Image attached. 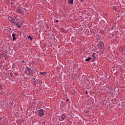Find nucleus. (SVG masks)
I'll use <instances>...</instances> for the list:
<instances>
[{"label": "nucleus", "mask_w": 125, "mask_h": 125, "mask_svg": "<svg viewBox=\"0 0 125 125\" xmlns=\"http://www.w3.org/2000/svg\"><path fill=\"white\" fill-rule=\"evenodd\" d=\"M9 20L10 21L11 23L12 24H15L18 28H21V24L20 23V20L18 19V18L15 17L14 18L12 19L10 18Z\"/></svg>", "instance_id": "1"}, {"label": "nucleus", "mask_w": 125, "mask_h": 125, "mask_svg": "<svg viewBox=\"0 0 125 125\" xmlns=\"http://www.w3.org/2000/svg\"><path fill=\"white\" fill-rule=\"evenodd\" d=\"M25 11H27L26 9L21 8V7H18L16 12H17V13H20V14H21V13H23V12H25Z\"/></svg>", "instance_id": "2"}, {"label": "nucleus", "mask_w": 125, "mask_h": 125, "mask_svg": "<svg viewBox=\"0 0 125 125\" xmlns=\"http://www.w3.org/2000/svg\"><path fill=\"white\" fill-rule=\"evenodd\" d=\"M98 47L101 49H102V48L104 47V42L103 41H101L99 42V43L98 44Z\"/></svg>", "instance_id": "3"}, {"label": "nucleus", "mask_w": 125, "mask_h": 125, "mask_svg": "<svg viewBox=\"0 0 125 125\" xmlns=\"http://www.w3.org/2000/svg\"><path fill=\"white\" fill-rule=\"evenodd\" d=\"M26 70L25 71V73L29 76H31V71H32V69L28 67H26Z\"/></svg>", "instance_id": "4"}, {"label": "nucleus", "mask_w": 125, "mask_h": 125, "mask_svg": "<svg viewBox=\"0 0 125 125\" xmlns=\"http://www.w3.org/2000/svg\"><path fill=\"white\" fill-rule=\"evenodd\" d=\"M38 115L39 117H42L44 115V112H43V109H41L38 111Z\"/></svg>", "instance_id": "5"}, {"label": "nucleus", "mask_w": 125, "mask_h": 125, "mask_svg": "<svg viewBox=\"0 0 125 125\" xmlns=\"http://www.w3.org/2000/svg\"><path fill=\"white\" fill-rule=\"evenodd\" d=\"M96 53H93L92 55L93 60H96V57L95 56Z\"/></svg>", "instance_id": "6"}, {"label": "nucleus", "mask_w": 125, "mask_h": 125, "mask_svg": "<svg viewBox=\"0 0 125 125\" xmlns=\"http://www.w3.org/2000/svg\"><path fill=\"white\" fill-rule=\"evenodd\" d=\"M65 118H66V116L62 114L61 116V119H62L61 121H64V120L65 119Z\"/></svg>", "instance_id": "7"}, {"label": "nucleus", "mask_w": 125, "mask_h": 125, "mask_svg": "<svg viewBox=\"0 0 125 125\" xmlns=\"http://www.w3.org/2000/svg\"><path fill=\"white\" fill-rule=\"evenodd\" d=\"M40 73L41 75H44L45 76L47 75V73L44 72H40Z\"/></svg>", "instance_id": "8"}, {"label": "nucleus", "mask_w": 125, "mask_h": 125, "mask_svg": "<svg viewBox=\"0 0 125 125\" xmlns=\"http://www.w3.org/2000/svg\"><path fill=\"white\" fill-rule=\"evenodd\" d=\"M73 0H69L68 3L69 4H73Z\"/></svg>", "instance_id": "9"}, {"label": "nucleus", "mask_w": 125, "mask_h": 125, "mask_svg": "<svg viewBox=\"0 0 125 125\" xmlns=\"http://www.w3.org/2000/svg\"><path fill=\"white\" fill-rule=\"evenodd\" d=\"M91 59V57H89L88 58H87L85 60V61H86V62H89V60Z\"/></svg>", "instance_id": "10"}, {"label": "nucleus", "mask_w": 125, "mask_h": 125, "mask_svg": "<svg viewBox=\"0 0 125 125\" xmlns=\"http://www.w3.org/2000/svg\"><path fill=\"white\" fill-rule=\"evenodd\" d=\"M28 39H30V40H31V41H32V40H33V39L32 38V37H31V36H29L28 37Z\"/></svg>", "instance_id": "11"}, {"label": "nucleus", "mask_w": 125, "mask_h": 125, "mask_svg": "<svg viewBox=\"0 0 125 125\" xmlns=\"http://www.w3.org/2000/svg\"><path fill=\"white\" fill-rule=\"evenodd\" d=\"M113 9L114 10H117V7H116V6L113 7Z\"/></svg>", "instance_id": "12"}, {"label": "nucleus", "mask_w": 125, "mask_h": 125, "mask_svg": "<svg viewBox=\"0 0 125 125\" xmlns=\"http://www.w3.org/2000/svg\"><path fill=\"white\" fill-rule=\"evenodd\" d=\"M12 37H13V38H15V34H12Z\"/></svg>", "instance_id": "13"}, {"label": "nucleus", "mask_w": 125, "mask_h": 125, "mask_svg": "<svg viewBox=\"0 0 125 125\" xmlns=\"http://www.w3.org/2000/svg\"><path fill=\"white\" fill-rule=\"evenodd\" d=\"M15 40H16V37H13V41H15Z\"/></svg>", "instance_id": "14"}, {"label": "nucleus", "mask_w": 125, "mask_h": 125, "mask_svg": "<svg viewBox=\"0 0 125 125\" xmlns=\"http://www.w3.org/2000/svg\"><path fill=\"white\" fill-rule=\"evenodd\" d=\"M2 88V86L1 85H0V90H1Z\"/></svg>", "instance_id": "15"}, {"label": "nucleus", "mask_w": 125, "mask_h": 125, "mask_svg": "<svg viewBox=\"0 0 125 125\" xmlns=\"http://www.w3.org/2000/svg\"><path fill=\"white\" fill-rule=\"evenodd\" d=\"M10 75L11 77H12V76H13V74H12V73H10Z\"/></svg>", "instance_id": "16"}, {"label": "nucleus", "mask_w": 125, "mask_h": 125, "mask_svg": "<svg viewBox=\"0 0 125 125\" xmlns=\"http://www.w3.org/2000/svg\"><path fill=\"white\" fill-rule=\"evenodd\" d=\"M85 94H88V92H87V91H85Z\"/></svg>", "instance_id": "17"}, {"label": "nucleus", "mask_w": 125, "mask_h": 125, "mask_svg": "<svg viewBox=\"0 0 125 125\" xmlns=\"http://www.w3.org/2000/svg\"><path fill=\"white\" fill-rule=\"evenodd\" d=\"M81 1H82V2H83V1H84V0H81Z\"/></svg>", "instance_id": "18"}, {"label": "nucleus", "mask_w": 125, "mask_h": 125, "mask_svg": "<svg viewBox=\"0 0 125 125\" xmlns=\"http://www.w3.org/2000/svg\"><path fill=\"white\" fill-rule=\"evenodd\" d=\"M56 23H58L59 21H58V20H56Z\"/></svg>", "instance_id": "19"}, {"label": "nucleus", "mask_w": 125, "mask_h": 125, "mask_svg": "<svg viewBox=\"0 0 125 125\" xmlns=\"http://www.w3.org/2000/svg\"><path fill=\"white\" fill-rule=\"evenodd\" d=\"M68 101H69V99H67L66 100V102H68Z\"/></svg>", "instance_id": "20"}, {"label": "nucleus", "mask_w": 125, "mask_h": 125, "mask_svg": "<svg viewBox=\"0 0 125 125\" xmlns=\"http://www.w3.org/2000/svg\"><path fill=\"white\" fill-rule=\"evenodd\" d=\"M1 65L0 64V69H1Z\"/></svg>", "instance_id": "21"}, {"label": "nucleus", "mask_w": 125, "mask_h": 125, "mask_svg": "<svg viewBox=\"0 0 125 125\" xmlns=\"http://www.w3.org/2000/svg\"><path fill=\"white\" fill-rule=\"evenodd\" d=\"M35 80H36V78H33L34 82H35Z\"/></svg>", "instance_id": "22"}, {"label": "nucleus", "mask_w": 125, "mask_h": 125, "mask_svg": "<svg viewBox=\"0 0 125 125\" xmlns=\"http://www.w3.org/2000/svg\"><path fill=\"white\" fill-rule=\"evenodd\" d=\"M22 63H25V62H24V61H22Z\"/></svg>", "instance_id": "23"}, {"label": "nucleus", "mask_w": 125, "mask_h": 125, "mask_svg": "<svg viewBox=\"0 0 125 125\" xmlns=\"http://www.w3.org/2000/svg\"><path fill=\"white\" fill-rule=\"evenodd\" d=\"M22 122H25V120H22Z\"/></svg>", "instance_id": "24"}]
</instances>
